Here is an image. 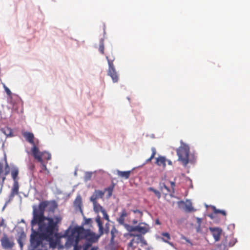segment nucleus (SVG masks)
<instances>
[{"instance_id":"1","label":"nucleus","mask_w":250,"mask_h":250,"mask_svg":"<svg viewBox=\"0 0 250 250\" xmlns=\"http://www.w3.org/2000/svg\"><path fill=\"white\" fill-rule=\"evenodd\" d=\"M143 215V212L139 209H133L130 211H127L125 208H123L119 213L116 221L128 232H138L140 234H145L149 229L147 224L139 223L138 225L132 226L126 223H131L135 225L142 220Z\"/></svg>"},{"instance_id":"2","label":"nucleus","mask_w":250,"mask_h":250,"mask_svg":"<svg viewBox=\"0 0 250 250\" xmlns=\"http://www.w3.org/2000/svg\"><path fill=\"white\" fill-rule=\"evenodd\" d=\"M33 217L31 221V225L34 227L38 224L39 229L45 239H50L55 233L59 230L58 224L62 221V218L59 216H55L54 219L45 217L44 214L36 211V206L33 207Z\"/></svg>"},{"instance_id":"3","label":"nucleus","mask_w":250,"mask_h":250,"mask_svg":"<svg viewBox=\"0 0 250 250\" xmlns=\"http://www.w3.org/2000/svg\"><path fill=\"white\" fill-rule=\"evenodd\" d=\"M95 221L99 228V235H96L89 229H84L83 227H76L71 230L72 234L78 237L80 240L85 239L87 241V243L83 245V250H88L92 244L97 242L100 237L104 234L103 225L99 215L96 217Z\"/></svg>"},{"instance_id":"4","label":"nucleus","mask_w":250,"mask_h":250,"mask_svg":"<svg viewBox=\"0 0 250 250\" xmlns=\"http://www.w3.org/2000/svg\"><path fill=\"white\" fill-rule=\"evenodd\" d=\"M189 146L183 143H181L180 146L176 150L178 160L185 167L189 163Z\"/></svg>"},{"instance_id":"5","label":"nucleus","mask_w":250,"mask_h":250,"mask_svg":"<svg viewBox=\"0 0 250 250\" xmlns=\"http://www.w3.org/2000/svg\"><path fill=\"white\" fill-rule=\"evenodd\" d=\"M23 135L24 137L25 138L26 140L33 146L31 149L33 156L34 157H36V158H38V159L41 160V158H40V157L38 156L37 155V153L39 152V151H40L39 149L38 148V140L35 139L34 134L31 132H24Z\"/></svg>"},{"instance_id":"6","label":"nucleus","mask_w":250,"mask_h":250,"mask_svg":"<svg viewBox=\"0 0 250 250\" xmlns=\"http://www.w3.org/2000/svg\"><path fill=\"white\" fill-rule=\"evenodd\" d=\"M106 59H107L109 66L107 74L111 77L114 83H117L118 81L119 77L115 70L113 64L115 57L113 56L111 58L109 56H106Z\"/></svg>"},{"instance_id":"7","label":"nucleus","mask_w":250,"mask_h":250,"mask_svg":"<svg viewBox=\"0 0 250 250\" xmlns=\"http://www.w3.org/2000/svg\"><path fill=\"white\" fill-rule=\"evenodd\" d=\"M45 238L42 234H40L38 232L33 230V233L31 235L30 241L31 244L37 247L40 245L42 243L41 236Z\"/></svg>"},{"instance_id":"8","label":"nucleus","mask_w":250,"mask_h":250,"mask_svg":"<svg viewBox=\"0 0 250 250\" xmlns=\"http://www.w3.org/2000/svg\"><path fill=\"white\" fill-rule=\"evenodd\" d=\"M68 241L70 244L73 245L74 250H81L82 247L80 245H79L80 240L78 239V237L73 235L71 232L68 236Z\"/></svg>"},{"instance_id":"9","label":"nucleus","mask_w":250,"mask_h":250,"mask_svg":"<svg viewBox=\"0 0 250 250\" xmlns=\"http://www.w3.org/2000/svg\"><path fill=\"white\" fill-rule=\"evenodd\" d=\"M0 241L1 246L4 249H10L15 245L14 241L8 238L6 235L3 236Z\"/></svg>"},{"instance_id":"10","label":"nucleus","mask_w":250,"mask_h":250,"mask_svg":"<svg viewBox=\"0 0 250 250\" xmlns=\"http://www.w3.org/2000/svg\"><path fill=\"white\" fill-rule=\"evenodd\" d=\"M104 192L100 190H95L90 198V200L92 203L97 202V200L103 197Z\"/></svg>"},{"instance_id":"11","label":"nucleus","mask_w":250,"mask_h":250,"mask_svg":"<svg viewBox=\"0 0 250 250\" xmlns=\"http://www.w3.org/2000/svg\"><path fill=\"white\" fill-rule=\"evenodd\" d=\"M212 234L215 239V241H218L220 239V235L222 232V229L219 228H210Z\"/></svg>"},{"instance_id":"12","label":"nucleus","mask_w":250,"mask_h":250,"mask_svg":"<svg viewBox=\"0 0 250 250\" xmlns=\"http://www.w3.org/2000/svg\"><path fill=\"white\" fill-rule=\"evenodd\" d=\"M156 164L158 166H162L165 168L166 166L167 159L164 156H160L156 159Z\"/></svg>"},{"instance_id":"13","label":"nucleus","mask_w":250,"mask_h":250,"mask_svg":"<svg viewBox=\"0 0 250 250\" xmlns=\"http://www.w3.org/2000/svg\"><path fill=\"white\" fill-rule=\"evenodd\" d=\"M11 175L14 180V183L12 189V191L9 197V201L11 200H13L14 197L15 192H16V170H12Z\"/></svg>"},{"instance_id":"14","label":"nucleus","mask_w":250,"mask_h":250,"mask_svg":"<svg viewBox=\"0 0 250 250\" xmlns=\"http://www.w3.org/2000/svg\"><path fill=\"white\" fill-rule=\"evenodd\" d=\"M129 235L130 236H134V238L132 239V241L135 244H138L144 241V238L140 234L134 235L132 232H129Z\"/></svg>"},{"instance_id":"15","label":"nucleus","mask_w":250,"mask_h":250,"mask_svg":"<svg viewBox=\"0 0 250 250\" xmlns=\"http://www.w3.org/2000/svg\"><path fill=\"white\" fill-rule=\"evenodd\" d=\"M48 205V202L47 201H42L41 202L39 205L38 208L36 207V211L39 212L44 214V210L46 207Z\"/></svg>"},{"instance_id":"16","label":"nucleus","mask_w":250,"mask_h":250,"mask_svg":"<svg viewBox=\"0 0 250 250\" xmlns=\"http://www.w3.org/2000/svg\"><path fill=\"white\" fill-rule=\"evenodd\" d=\"M0 131L7 137L13 136L12 130L7 126H5L0 129Z\"/></svg>"},{"instance_id":"17","label":"nucleus","mask_w":250,"mask_h":250,"mask_svg":"<svg viewBox=\"0 0 250 250\" xmlns=\"http://www.w3.org/2000/svg\"><path fill=\"white\" fill-rule=\"evenodd\" d=\"M114 187L115 185L114 184H112L108 187L104 188V191L103 192H104V193L106 192L107 193V197L108 198H110L112 196V192L114 188Z\"/></svg>"},{"instance_id":"18","label":"nucleus","mask_w":250,"mask_h":250,"mask_svg":"<svg viewBox=\"0 0 250 250\" xmlns=\"http://www.w3.org/2000/svg\"><path fill=\"white\" fill-rule=\"evenodd\" d=\"M130 172V171H117L118 175L121 177L124 178L125 179H128L129 177Z\"/></svg>"},{"instance_id":"19","label":"nucleus","mask_w":250,"mask_h":250,"mask_svg":"<svg viewBox=\"0 0 250 250\" xmlns=\"http://www.w3.org/2000/svg\"><path fill=\"white\" fill-rule=\"evenodd\" d=\"M160 188L161 191L166 195L170 192V189L165 185V183H160Z\"/></svg>"},{"instance_id":"20","label":"nucleus","mask_w":250,"mask_h":250,"mask_svg":"<svg viewBox=\"0 0 250 250\" xmlns=\"http://www.w3.org/2000/svg\"><path fill=\"white\" fill-rule=\"evenodd\" d=\"M43 154V153H41L40 151H39V152L37 153V155H38V156L40 157V158H41V160L38 159V158H36V157H34L35 158V159H37L38 161V162H39L41 163V166H42V169L46 170L47 169L46 166L43 163L42 159V155Z\"/></svg>"},{"instance_id":"21","label":"nucleus","mask_w":250,"mask_h":250,"mask_svg":"<svg viewBox=\"0 0 250 250\" xmlns=\"http://www.w3.org/2000/svg\"><path fill=\"white\" fill-rule=\"evenodd\" d=\"M93 204L94 210L96 212H103L104 209L98 202L92 203Z\"/></svg>"},{"instance_id":"22","label":"nucleus","mask_w":250,"mask_h":250,"mask_svg":"<svg viewBox=\"0 0 250 250\" xmlns=\"http://www.w3.org/2000/svg\"><path fill=\"white\" fill-rule=\"evenodd\" d=\"M185 209L187 212H192L195 210V209L192 207V204L190 202H186L185 204Z\"/></svg>"},{"instance_id":"23","label":"nucleus","mask_w":250,"mask_h":250,"mask_svg":"<svg viewBox=\"0 0 250 250\" xmlns=\"http://www.w3.org/2000/svg\"><path fill=\"white\" fill-rule=\"evenodd\" d=\"M162 235L163 236V240L166 242H168L170 239V235L168 232H163L162 233Z\"/></svg>"},{"instance_id":"24","label":"nucleus","mask_w":250,"mask_h":250,"mask_svg":"<svg viewBox=\"0 0 250 250\" xmlns=\"http://www.w3.org/2000/svg\"><path fill=\"white\" fill-rule=\"evenodd\" d=\"M148 190L149 191H152L154 193V194L156 195V196L158 198H160L161 197V193L160 192L157 190L156 189H154V188H152V187H149L148 188Z\"/></svg>"},{"instance_id":"25","label":"nucleus","mask_w":250,"mask_h":250,"mask_svg":"<svg viewBox=\"0 0 250 250\" xmlns=\"http://www.w3.org/2000/svg\"><path fill=\"white\" fill-rule=\"evenodd\" d=\"M99 50L102 54H104V41L103 40H101L100 41Z\"/></svg>"},{"instance_id":"26","label":"nucleus","mask_w":250,"mask_h":250,"mask_svg":"<svg viewBox=\"0 0 250 250\" xmlns=\"http://www.w3.org/2000/svg\"><path fill=\"white\" fill-rule=\"evenodd\" d=\"M74 203L79 207L81 206L82 204V198L80 196H78L76 197Z\"/></svg>"},{"instance_id":"27","label":"nucleus","mask_w":250,"mask_h":250,"mask_svg":"<svg viewBox=\"0 0 250 250\" xmlns=\"http://www.w3.org/2000/svg\"><path fill=\"white\" fill-rule=\"evenodd\" d=\"M213 211L215 213H221L225 216H226V212L225 210L216 209L215 207L213 208Z\"/></svg>"},{"instance_id":"28","label":"nucleus","mask_w":250,"mask_h":250,"mask_svg":"<svg viewBox=\"0 0 250 250\" xmlns=\"http://www.w3.org/2000/svg\"><path fill=\"white\" fill-rule=\"evenodd\" d=\"M102 214H103V218L107 221L108 222H109V216L107 214V213H106V210L104 209V210H103V212H102Z\"/></svg>"},{"instance_id":"29","label":"nucleus","mask_w":250,"mask_h":250,"mask_svg":"<svg viewBox=\"0 0 250 250\" xmlns=\"http://www.w3.org/2000/svg\"><path fill=\"white\" fill-rule=\"evenodd\" d=\"M181 238L186 241V242L188 243L191 246L193 245L192 243L191 242V241L188 239V238L184 236H182Z\"/></svg>"},{"instance_id":"30","label":"nucleus","mask_w":250,"mask_h":250,"mask_svg":"<svg viewBox=\"0 0 250 250\" xmlns=\"http://www.w3.org/2000/svg\"><path fill=\"white\" fill-rule=\"evenodd\" d=\"M196 220H197V223L198 224V228L197 229V231H199V229H200V225H201V222H202V219L201 218H200L197 217L196 218Z\"/></svg>"},{"instance_id":"31","label":"nucleus","mask_w":250,"mask_h":250,"mask_svg":"<svg viewBox=\"0 0 250 250\" xmlns=\"http://www.w3.org/2000/svg\"><path fill=\"white\" fill-rule=\"evenodd\" d=\"M128 247H129V248H132L133 249H134L135 248H136V246L135 245V244L134 243V242L131 240L129 242V243L128 244Z\"/></svg>"},{"instance_id":"32","label":"nucleus","mask_w":250,"mask_h":250,"mask_svg":"<svg viewBox=\"0 0 250 250\" xmlns=\"http://www.w3.org/2000/svg\"><path fill=\"white\" fill-rule=\"evenodd\" d=\"M151 151H152V154H151V158H154L155 157V155L156 153V150L155 147H152L151 148Z\"/></svg>"},{"instance_id":"33","label":"nucleus","mask_w":250,"mask_h":250,"mask_svg":"<svg viewBox=\"0 0 250 250\" xmlns=\"http://www.w3.org/2000/svg\"><path fill=\"white\" fill-rule=\"evenodd\" d=\"M9 170H10L9 167H8V166L7 165H6V167L5 168V175L8 174L9 173V172H10Z\"/></svg>"},{"instance_id":"34","label":"nucleus","mask_w":250,"mask_h":250,"mask_svg":"<svg viewBox=\"0 0 250 250\" xmlns=\"http://www.w3.org/2000/svg\"><path fill=\"white\" fill-rule=\"evenodd\" d=\"M116 231L117 230H116V229L114 227H113L112 228V229H111V235H112V239L114 238V233L115 232H116Z\"/></svg>"},{"instance_id":"35","label":"nucleus","mask_w":250,"mask_h":250,"mask_svg":"<svg viewBox=\"0 0 250 250\" xmlns=\"http://www.w3.org/2000/svg\"><path fill=\"white\" fill-rule=\"evenodd\" d=\"M103 230H104V233H108L109 232V227H105V228L104 229L103 228Z\"/></svg>"},{"instance_id":"36","label":"nucleus","mask_w":250,"mask_h":250,"mask_svg":"<svg viewBox=\"0 0 250 250\" xmlns=\"http://www.w3.org/2000/svg\"><path fill=\"white\" fill-rule=\"evenodd\" d=\"M170 185H171V188H172V190L173 191L174 188V187L175 186V183L174 182H170Z\"/></svg>"},{"instance_id":"37","label":"nucleus","mask_w":250,"mask_h":250,"mask_svg":"<svg viewBox=\"0 0 250 250\" xmlns=\"http://www.w3.org/2000/svg\"><path fill=\"white\" fill-rule=\"evenodd\" d=\"M5 90L8 95L11 94V91L7 87H5Z\"/></svg>"},{"instance_id":"38","label":"nucleus","mask_w":250,"mask_h":250,"mask_svg":"<svg viewBox=\"0 0 250 250\" xmlns=\"http://www.w3.org/2000/svg\"><path fill=\"white\" fill-rule=\"evenodd\" d=\"M0 226H4L5 227V225L4 224V220L2 219L0 223Z\"/></svg>"},{"instance_id":"39","label":"nucleus","mask_w":250,"mask_h":250,"mask_svg":"<svg viewBox=\"0 0 250 250\" xmlns=\"http://www.w3.org/2000/svg\"><path fill=\"white\" fill-rule=\"evenodd\" d=\"M46 155H47L46 157L47 160H50L51 159V155L49 153H46Z\"/></svg>"},{"instance_id":"40","label":"nucleus","mask_w":250,"mask_h":250,"mask_svg":"<svg viewBox=\"0 0 250 250\" xmlns=\"http://www.w3.org/2000/svg\"><path fill=\"white\" fill-rule=\"evenodd\" d=\"M167 162L168 165H172V162L170 160H167Z\"/></svg>"},{"instance_id":"41","label":"nucleus","mask_w":250,"mask_h":250,"mask_svg":"<svg viewBox=\"0 0 250 250\" xmlns=\"http://www.w3.org/2000/svg\"><path fill=\"white\" fill-rule=\"evenodd\" d=\"M153 158H151V156L149 158H148L147 160H146V162H150Z\"/></svg>"},{"instance_id":"42","label":"nucleus","mask_w":250,"mask_h":250,"mask_svg":"<svg viewBox=\"0 0 250 250\" xmlns=\"http://www.w3.org/2000/svg\"><path fill=\"white\" fill-rule=\"evenodd\" d=\"M97 249L98 248L97 247H93L90 250H97Z\"/></svg>"},{"instance_id":"43","label":"nucleus","mask_w":250,"mask_h":250,"mask_svg":"<svg viewBox=\"0 0 250 250\" xmlns=\"http://www.w3.org/2000/svg\"><path fill=\"white\" fill-rule=\"evenodd\" d=\"M108 225H109V224H108V222H107V223L105 224V227H108Z\"/></svg>"},{"instance_id":"44","label":"nucleus","mask_w":250,"mask_h":250,"mask_svg":"<svg viewBox=\"0 0 250 250\" xmlns=\"http://www.w3.org/2000/svg\"><path fill=\"white\" fill-rule=\"evenodd\" d=\"M156 223L157 224H160V223H159V221H158V220H157V221H156Z\"/></svg>"},{"instance_id":"45","label":"nucleus","mask_w":250,"mask_h":250,"mask_svg":"<svg viewBox=\"0 0 250 250\" xmlns=\"http://www.w3.org/2000/svg\"><path fill=\"white\" fill-rule=\"evenodd\" d=\"M16 189H17V190H18V186H17Z\"/></svg>"}]
</instances>
